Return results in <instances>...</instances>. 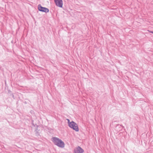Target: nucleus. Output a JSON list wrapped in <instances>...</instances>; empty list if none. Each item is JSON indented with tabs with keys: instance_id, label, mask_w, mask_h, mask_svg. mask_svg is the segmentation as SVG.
<instances>
[{
	"instance_id": "1",
	"label": "nucleus",
	"mask_w": 153,
	"mask_h": 153,
	"mask_svg": "<svg viewBox=\"0 0 153 153\" xmlns=\"http://www.w3.org/2000/svg\"><path fill=\"white\" fill-rule=\"evenodd\" d=\"M52 141L55 145L58 147L63 148L65 146L64 142L61 140L58 137H52Z\"/></svg>"
},
{
	"instance_id": "2",
	"label": "nucleus",
	"mask_w": 153,
	"mask_h": 153,
	"mask_svg": "<svg viewBox=\"0 0 153 153\" xmlns=\"http://www.w3.org/2000/svg\"><path fill=\"white\" fill-rule=\"evenodd\" d=\"M68 126L76 131H79L77 124L74 121H72V123H70Z\"/></svg>"
},
{
	"instance_id": "3",
	"label": "nucleus",
	"mask_w": 153,
	"mask_h": 153,
	"mask_svg": "<svg viewBox=\"0 0 153 153\" xmlns=\"http://www.w3.org/2000/svg\"><path fill=\"white\" fill-rule=\"evenodd\" d=\"M38 9L39 11L44 12L46 13H48L49 11V10L48 9L42 7L41 4H39L38 5Z\"/></svg>"
},
{
	"instance_id": "4",
	"label": "nucleus",
	"mask_w": 153,
	"mask_h": 153,
	"mask_svg": "<svg viewBox=\"0 0 153 153\" xmlns=\"http://www.w3.org/2000/svg\"><path fill=\"white\" fill-rule=\"evenodd\" d=\"M54 2L56 6L62 7L63 6V1L62 0H54Z\"/></svg>"
},
{
	"instance_id": "5",
	"label": "nucleus",
	"mask_w": 153,
	"mask_h": 153,
	"mask_svg": "<svg viewBox=\"0 0 153 153\" xmlns=\"http://www.w3.org/2000/svg\"><path fill=\"white\" fill-rule=\"evenodd\" d=\"M74 153H82L84 150L80 147L78 146L74 150Z\"/></svg>"
},
{
	"instance_id": "6",
	"label": "nucleus",
	"mask_w": 153,
	"mask_h": 153,
	"mask_svg": "<svg viewBox=\"0 0 153 153\" xmlns=\"http://www.w3.org/2000/svg\"><path fill=\"white\" fill-rule=\"evenodd\" d=\"M66 120L68 121V126H69L70 125V123H72V121L70 122V120L68 119H67Z\"/></svg>"
},
{
	"instance_id": "7",
	"label": "nucleus",
	"mask_w": 153,
	"mask_h": 153,
	"mask_svg": "<svg viewBox=\"0 0 153 153\" xmlns=\"http://www.w3.org/2000/svg\"><path fill=\"white\" fill-rule=\"evenodd\" d=\"M148 31H149V32H150V33H153V31H149V30H148Z\"/></svg>"
}]
</instances>
